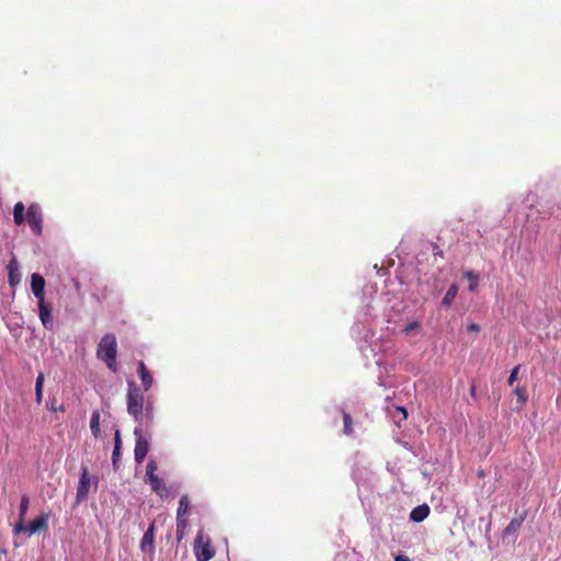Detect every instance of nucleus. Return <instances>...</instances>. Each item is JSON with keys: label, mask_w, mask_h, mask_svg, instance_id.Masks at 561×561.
Returning a JSON list of instances; mask_svg holds the SVG:
<instances>
[{"label": "nucleus", "mask_w": 561, "mask_h": 561, "mask_svg": "<svg viewBox=\"0 0 561 561\" xmlns=\"http://www.w3.org/2000/svg\"><path fill=\"white\" fill-rule=\"evenodd\" d=\"M144 392L134 380H127V412L138 424L144 422V404L147 401L145 400Z\"/></svg>", "instance_id": "f257e3e1"}, {"label": "nucleus", "mask_w": 561, "mask_h": 561, "mask_svg": "<svg viewBox=\"0 0 561 561\" xmlns=\"http://www.w3.org/2000/svg\"><path fill=\"white\" fill-rule=\"evenodd\" d=\"M117 341L114 334L107 333L104 336L101 337L98 350H96V357L105 363L107 368L116 373L117 367Z\"/></svg>", "instance_id": "f03ea898"}, {"label": "nucleus", "mask_w": 561, "mask_h": 561, "mask_svg": "<svg viewBox=\"0 0 561 561\" xmlns=\"http://www.w3.org/2000/svg\"><path fill=\"white\" fill-rule=\"evenodd\" d=\"M49 513H43L35 517L30 524L18 522L14 527L15 534H26L28 537L37 533H46L48 530Z\"/></svg>", "instance_id": "7ed1b4c3"}, {"label": "nucleus", "mask_w": 561, "mask_h": 561, "mask_svg": "<svg viewBox=\"0 0 561 561\" xmlns=\"http://www.w3.org/2000/svg\"><path fill=\"white\" fill-rule=\"evenodd\" d=\"M190 510V501L187 495H182L179 501V506L176 511V541L181 542L185 537V530L188 526V520L186 518V514Z\"/></svg>", "instance_id": "20e7f679"}, {"label": "nucleus", "mask_w": 561, "mask_h": 561, "mask_svg": "<svg viewBox=\"0 0 561 561\" xmlns=\"http://www.w3.org/2000/svg\"><path fill=\"white\" fill-rule=\"evenodd\" d=\"M142 424H138L134 428L135 436V449H134V458L136 463H141L148 451H149V438L144 435V430L141 427Z\"/></svg>", "instance_id": "39448f33"}, {"label": "nucleus", "mask_w": 561, "mask_h": 561, "mask_svg": "<svg viewBox=\"0 0 561 561\" xmlns=\"http://www.w3.org/2000/svg\"><path fill=\"white\" fill-rule=\"evenodd\" d=\"M26 221L32 232L41 236L43 232V213L38 204L32 203L26 210Z\"/></svg>", "instance_id": "423d86ee"}, {"label": "nucleus", "mask_w": 561, "mask_h": 561, "mask_svg": "<svg viewBox=\"0 0 561 561\" xmlns=\"http://www.w3.org/2000/svg\"><path fill=\"white\" fill-rule=\"evenodd\" d=\"M194 551L197 561H209L215 556V550L211 547L209 538L203 542V534L202 531L197 535L195 539Z\"/></svg>", "instance_id": "0eeeda50"}, {"label": "nucleus", "mask_w": 561, "mask_h": 561, "mask_svg": "<svg viewBox=\"0 0 561 561\" xmlns=\"http://www.w3.org/2000/svg\"><path fill=\"white\" fill-rule=\"evenodd\" d=\"M91 480H92V478L89 474L88 468L84 466L81 467V473H80V478H79V482H78V486H77V493H76V503L77 504L82 503L87 499L89 491H90V486H91Z\"/></svg>", "instance_id": "6e6552de"}, {"label": "nucleus", "mask_w": 561, "mask_h": 561, "mask_svg": "<svg viewBox=\"0 0 561 561\" xmlns=\"http://www.w3.org/2000/svg\"><path fill=\"white\" fill-rule=\"evenodd\" d=\"M38 317L42 322L44 329L48 331H53L55 329V323L53 319V307L50 304L46 301H38Z\"/></svg>", "instance_id": "1a4fd4ad"}, {"label": "nucleus", "mask_w": 561, "mask_h": 561, "mask_svg": "<svg viewBox=\"0 0 561 561\" xmlns=\"http://www.w3.org/2000/svg\"><path fill=\"white\" fill-rule=\"evenodd\" d=\"M45 278L38 274L33 273L31 276V289L34 295V297L38 301H45Z\"/></svg>", "instance_id": "9d476101"}, {"label": "nucleus", "mask_w": 561, "mask_h": 561, "mask_svg": "<svg viewBox=\"0 0 561 561\" xmlns=\"http://www.w3.org/2000/svg\"><path fill=\"white\" fill-rule=\"evenodd\" d=\"M154 523H151L145 534L142 535V538L139 543V548L142 552L147 553H153L154 551Z\"/></svg>", "instance_id": "9b49d317"}, {"label": "nucleus", "mask_w": 561, "mask_h": 561, "mask_svg": "<svg viewBox=\"0 0 561 561\" xmlns=\"http://www.w3.org/2000/svg\"><path fill=\"white\" fill-rule=\"evenodd\" d=\"M8 282L11 287H15L21 282L20 266L15 256H12L8 263Z\"/></svg>", "instance_id": "f8f14e48"}, {"label": "nucleus", "mask_w": 561, "mask_h": 561, "mask_svg": "<svg viewBox=\"0 0 561 561\" xmlns=\"http://www.w3.org/2000/svg\"><path fill=\"white\" fill-rule=\"evenodd\" d=\"M137 373L141 380L142 390L148 391L152 387L153 377L142 360L138 362Z\"/></svg>", "instance_id": "ddd939ff"}, {"label": "nucleus", "mask_w": 561, "mask_h": 561, "mask_svg": "<svg viewBox=\"0 0 561 561\" xmlns=\"http://www.w3.org/2000/svg\"><path fill=\"white\" fill-rule=\"evenodd\" d=\"M430 515V506L427 504H421L415 506L410 513V520L414 523L423 522Z\"/></svg>", "instance_id": "4468645a"}, {"label": "nucleus", "mask_w": 561, "mask_h": 561, "mask_svg": "<svg viewBox=\"0 0 561 561\" xmlns=\"http://www.w3.org/2000/svg\"><path fill=\"white\" fill-rule=\"evenodd\" d=\"M121 450H122V438L119 430H116L115 436H114V448L112 453V465L114 470L118 469V462L121 459Z\"/></svg>", "instance_id": "2eb2a0df"}, {"label": "nucleus", "mask_w": 561, "mask_h": 561, "mask_svg": "<svg viewBox=\"0 0 561 561\" xmlns=\"http://www.w3.org/2000/svg\"><path fill=\"white\" fill-rule=\"evenodd\" d=\"M525 516H526V514H523L518 517L512 518L511 522L508 523V525L505 527L503 535L505 537L515 535L518 531V529L522 527V525L525 520Z\"/></svg>", "instance_id": "dca6fc26"}, {"label": "nucleus", "mask_w": 561, "mask_h": 561, "mask_svg": "<svg viewBox=\"0 0 561 561\" xmlns=\"http://www.w3.org/2000/svg\"><path fill=\"white\" fill-rule=\"evenodd\" d=\"M459 287L457 284H451L449 288L447 289L445 296L442 299V306L446 309L450 308L457 294H458Z\"/></svg>", "instance_id": "f3484780"}, {"label": "nucleus", "mask_w": 561, "mask_h": 561, "mask_svg": "<svg viewBox=\"0 0 561 561\" xmlns=\"http://www.w3.org/2000/svg\"><path fill=\"white\" fill-rule=\"evenodd\" d=\"M153 402L148 398L144 404V422L146 426H150L153 423Z\"/></svg>", "instance_id": "a211bd4d"}, {"label": "nucleus", "mask_w": 561, "mask_h": 561, "mask_svg": "<svg viewBox=\"0 0 561 561\" xmlns=\"http://www.w3.org/2000/svg\"><path fill=\"white\" fill-rule=\"evenodd\" d=\"M45 376L44 373L39 371L35 380V401L41 404L43 401V388H44Z\"/></svg>", "instance_id": "6ab92c4d"}, {"label": "nucleus", "mask_w": 561, "mask_h": 561, "mask_svg": "<svg viewBox=\"0 0 561 561\" xmlns=\"http://www.w3.org/2000/svg\"><path fill=\"white\" fill-rule=\"evenodd\" d=\"M90 430L92 435L96 438L100 435V413L94 410L90 417Z\"/></svg>", "instance_id": "aec40b11"}, {"label": "nucleus", "mask_w": 561, "mask_h": 561, "mask_svg": "<svg viewBox=\"0 0 561 561\" xmlns=\"http://www.w3.org/2000/svg\"><path fill=\"white\" fill-rule=\"evenodd\" d=\"M147 483L150 484L152 491H154L157 494H160L161 491L165 489V484L161 478L158 476H153L151 478L145 479Z\"/></svg>", "instance_id": "412c9836"}, {"label": "nucleus", "mask_w": 561, "mask_h": 561, "mask_svg": "<svg viewBox=\"0 0 561 561\" xmlns=\"http://www.w3.org/2000/svg\"><path fill=\"white\" fill-rule=\"evenodd\" d=\"M463 277L469 279V291H476L479 284V275L476 274L473 271L469 270L463 273Z\"/></svg>", "instance_id": "4be33fe9"}, {"label": "nucleus", "mask_w": 561, "mask_h": 561, "mask_svg": "<svg viewBox=\"0 0 561 561\" xmlns=\"http://www.w3.org/2000/svg\"><path fill=\"white\" fill-rule=\"evenodd\" d=\"M342 414H343V433L346 435V436H352L354 431H353V420H352V416L350 415V413L345 412L344 410L342 411Z\"/></svg>", "instance_id": "5701e85b"}, {"label": "nucleus", "mask_w": 561, "mask_h": 561, "mask_svg": "<svg viewBox=\"0 0 561 561\" xmlns=\"http://www.w3.org/2000/svg\"><path fill=\"white\" fill-rule=\"evenodd\" d=\"M28 504H30L28 496L27 495H22L21 502H20V505H19V516H20V520L19 522H24V517H25V515L27 513V510H28Z\"/></svg>", "instance_id": "b1692460"}, {"label": "nucleus", "mask_w": 561, "mask_h": 561, "mask_svg": "<svg viewBox=\"0 0 561 561\" xmlns=\"http://www.w3.org/2000/svg\"><path fill=\"white\" fill-rule=\"evenodd\" d=\"M514 393L516 394L517 400L520 403H525L528 400V392H527L526 388H524V387H517L514 390Z\"/></svg>", "instance_id": "393cba45"}, {"label": "nucleus", "mask_w": 561, "mask_h": 561, "mask_svg": "<svg viewBox=\"0 0 561 561\" xmlns=\"http://www.w3.org/2000/svg\"><path fill=\"white\" fill-rule=\"evenodd\" d=\"M158 469V465L154 460H149L146 467V479L157 476L154 472Z\"/></svg>", "instance_id": "a878e982"}, {"label": "nucleus", "mask_w": 561, "mask_h": 561, "mask_svg": "<svg viewBox=\"0 0 561 561\" xmlns=\"http://www.w3.org/2000/svg\"><path fill=\"white\" fill-rule=\"evenodd\" d=\"M519 369H520V365H517L512 369L508 380H507V383L510 386H512L516 381Z\"/></svg>", "instance_id": "bb28decb"}, {"label": "nucleus", "mask_w": 561, "mask_h": 561, "mask_svg": "<svg viewBox=\"0 0 561 561\" xmlns=\"http://www.w3.org/2000/svg\"><path fill=\"white\" fill-rule=\"evenodd\" d=\"M420 328V322L419 321H412V322H409L404 329H403V332L405 334H410L412 333L415 329Z\"/></svg>", "instance_id": "cd10ccee"}, {"label": "nucleus", "mask_w": 561, "mask_h": 561, "mask_svg": "<svg viewBox=\"0 0 561 561\" xmlns=\"http://www.w3.org/2000/svg\"><path fill=\"white\" fill-rule=\"evenodd\" d=\"M47 408L51 412H57V411H64L65 410V407L62 404H59V405L56 404V400L55 399H53L49 403H47Z\"/></svg>", "instance_id": "c85d7f7f"}, {"label": "nucleus", "mask_w": 561, "mask_h": 561, "mask_svg": "<svg viewBox=\"0 0 561 561\" xmlns=\"http://www.w3.org/2000/svg\"><path fill=\"white\" fill-rule=\"evenodd\" d=\"M24 204L22 202H18L13 207V215H24Z\"/></svg>", "instance_id": "c756f323"}, {"label": "nucleus", "mask_w": 561, "mask_h": 561, "mask_svg": "<svg viewBox=\"0 0 561 561\" xmlns=\"http://www.w3.org/2000/svg\"><path fill=\"white\" fill-rule=\"evenodd\" d=\"M397 411L400 413V420L398 421V423L400 424L401 421H404L408 419V411L404 407H398L397 408Z\"/></svg>", "instance_id": "7c9ffc66"}, {"label": "nucleus", "mask_w": 561, "mask_h": 561, "mask_svg": "<svg viewBox=\"0 0 561 561\" xmlns=\"http://www.w3.org/2000/svg\"><path fill=\"white\" fill-rule=\"evenodd\" d=\"M14 224L21 226L26 221V215H13Z\"/></svg>", "instance_id": "2f4dec72"}, {"label": "nucleus", "mask_w": 561, "mask_h": 561, "mask_svg": "<svg viewBox=\"0 0 561 561\" xmlns=\"http://www.w3.org/2000/svg\"><path fill=\"white\" fill-rule=\"evenodd\" d=\"M467 330H468L469 332H479V331H480V325H479V324H477V323H469V324L467 325Z\"/></svg>", "instance_id": "473e14b6"}, {"label": "nucleus", "mask_w": 561, "mask_h": 561, "mask_svg": "<svg viewBox=\"0 0 561 561\" xmlns=\"http://www.w3.org/2000/svg\"><path fill=\"white\" fill-rule=\"evenodd\" d=\"M432 251L434 255H443V251L439 249V247L435 243H432Z\"/></svg>", "instance_id": "72a5a7b5"}, {"label": "nucleus", "mask_w": 561, "mask_h": 561, "mask_svg": "<svg viewBox=\"0 0 561 561\" xmlns=\"http://www.w3.org/2000/svg\"><path fill=\"white\" fill-rule=\"evenodd\" d=\"M394 561H411V559L408 556L399 554L394 558Z\"/></svg>", "instance_id": "f704fd0d"}, {"label": "nucleus", "mask_w": 561, "mask_h": 561, "mask_svg": "<svg viewBox=\"0 0 561 561\" xmlns=\"http://www.w3.org/2000/svg\"><path fill=\"white\" fill-rule=\"evenodd\" d=\"M470 394H471L472 398L476 397V387H474V385H471Z\"/></svg>", "instance_id": "c9c22d12"}, {"label": "nucleus", "mask_w": 561, "mask_h": 561, "mask_svg": "<svg viewBox=\"0 0 561 561\" xmlns=\"http://www.w3.org/2000/svg\"><path fill=\"white\" fill-rule=\"evenodd\" d=\"M93 479H94V483H95V488H96L98 483H99V479L96 477H94Z\"/></svg>", "instance_id": "e433bc0d"}]
</instances>
